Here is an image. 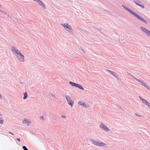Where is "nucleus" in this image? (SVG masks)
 Instances as JSON below:
<instances>
[{"instance_id":"23","label":"nucleus","mask_w":150,"mask_h":150,"mask_svg":"<svg viewBox=\"0 0 150 150\" xmlns=\"http://www.w3.org/2000/svg\"><path fill=\"white\" fill-rule=\"evenodd\" d=\"M146 87V88H147L148 89H149V86H148L146 84H145L144 86Z\"/></svg>"},{"instance_id":"16","label":"nucleus","mask_w":150,"mask_h":150,"mask_svg":"<svg viewBox=\"0 0 150 150\" xmlns=\"http://www.w3.org/2000/svg\"><path fill=\"white\" fill-rule=\"evenodd\" d=\"M91 142L92 143H93L95 145H96L97 142H98L96 141H95L94 140H92L91 141Z\"/></svg>"},{"instance_id":"15","label":"nucleus","mask_w":150,"mask_h":150,"mask_svg":"<svg viewBox=\"0 0 150 150\" xmlns=\"http://www.w3.org/2000/svg\"><path fill=\"white\" fill-rule=\"evenodd\" d=\"M104 130H105L108 132L109 129L105 126H104Z\"/></svg>"},{"instance_id":"1","label":"nucleus","mask_w":150,"mask_h":150,"mask_svg":"<svg viewBox=\"0 0 150 150\" xmlns=\"http://www.w3.org/2000/svg\"><path fill=\"white\" fill-rule=\"evenodd\" d=\"M69 83L72 86L78 88L82 90H83L84 89V88L79 84L76 83L72 81H69Z\"/></svg>"},{"instance_id":"21","label":"nucleus","mask_w":150,"mask_h":150,"mask_svg":"<svg viewBox=\"0 0 150 150\" xmlns=\"http://www.w3.org/2000/svg\"><path fill=\"white\" fill-rule=\"evenodd\" d=\"M23 148L24 150H28L25 146H23Z\"/></svg>"},{"instance_id":"28","label":"nucleus","mask_w":150,"mask_h":150,"mask_svg":"<svg viewBox=\"0 0 150 150\" xmlns=\"http://www.w3.org/2000/svg\"><path fill=\"white\" fill-rule=\"evenodd\" d=\"M16 140H17L18 141L20 142V139H19V138H17L16 139Z\"/></svg>"},{"instance_id":"31","label":"nucleus","mask_w":150,"mask_h":150,"mask_svg":"<svg viewBox=\"0 0 150 150\" xmlns=\"http://www.w3.org/2000/svg\"><path fill=\"white\" fill-rule=\"evenodd\" d=\"M139 98H140V99L141 100H142V99H143V98H142V97H141L140 96V97H139Z\"/></svg>"},{"instance_id":"13","label":"nucleus","mask_w":150,"mask_h":150,"mask_svg":"<svg viewBox=\"0 0 150 150\" xmlns=\"http://www.w3.org/2000/svg\"><path fill=\"white\" fill-rule=\"evenodd\" d=\"M110 72L111 74L112 75H113L114 76L117 77V75L115 74L112 71H111L110 70H108Z\"/></svg>"},{"instance_id":"35","label":"nucleus","mask_w":150,"mask_h":150,"mask_svg":"<svg viewBox=\"0 0 150 150\" xmlns=\"http://www.w3.org/2000/svg\"><path fill=\"white\" fill-rule=\"evenodd\" d=\"M4 14H6V13L5 12H4Z\"/></svg>"},{"instance_id":"17","label":"nucleus","mask_w":150,"mask_h":150,"mask_svg":"<svg viewBox=\"0 0 150 150\" xmlns=\"http://www.w3.org/2000/svg\"><path fill=\"white\" fill-rule=\"evenodd\" d=\"M138 81H139L141 83L142 85H143L144 86L146 84L143 81H140V80H138Z\"/></svg>"},{"instance_id":"34","label":"nucleus","mask_w":150,"mask_h":150,"mask_svg":"<svg viewBox=\"0 0 150 150\" xmlns=\"http://www.w3.org/2000/svg\"><path fill=\"white\" fill-rule=\"evenodd\" d=\"M20 83L21 84H22V83H22V82H20Z\"/></svg>"},{"instance_id":"22","label":"nucleus","mask_w":150,"mask_h":150,"mask_svg":"<svg viewBox=\"0 0 150 150\" xmlns=\"http://www.w3.org/2000/svg\"><path fill=\"white\" fill-rule=\"evenodd\" d=\"M100 127L102 129H103V124H101L100 125Z\"/></svg>"},{"instance_id":"5","label":"nucleus","mask_w":150,"mask_h":150,"mask_svg":"<svg viewBox=\"0 0 150 150\" xmlns=\"http://www.w3.org/2000/svg\"><path fill=\"white\" fill-rule=\"evenodd\" d=\"M18 58V59L21 62H23L24 60V56L21 54V52L19 54H18L16 56Z\"/></svg>"},{"instance_id":"33","label":"nucleus","mask_w":150,"mask_h":150,"mask_svg":"<svg viewBox=\"0 0 150 150\" xmlns=\"http://www.w3.org/2000/svg\"><path fill=\"white\" fill-rule=\"evenodd\" d=\"M81 50L83 52V49H81Z\"/></svg>"},{"instance_id":"32","label":"nucleus","mask_w":150,"mask_h":150,"mask_svg":"<svg viewBox=\"0 0 150 150\" xmlns=\"http://www.w3.org/2000/svg\"><path fill=\"white\" fill-rule=\"evenodd\" d=\"M51 94L52 95V96L53 97H55V96L53 94Z\"/></svg>"},{"instance_id":"4","label":"nucleus","mask_w":150,"mask_h":150,"mask_svg":"<svg viewBox=\"0 0 150 150\" xmlns=\"http://www.w3.org/2000/svg\"><path fill=\"white\" fill-rule=\"evenodd\" d=\"M11 50L14 55H18L20 53V52L18 50L13 47H12Z\"/></svg>"},{"instance_id":"14","label":"nucleus","mask_w":150,"mask_h":150,"mask_svg":"<svg viewBox=\"0 0 150 150\" xmlns=\"http://www.w3.org/2000/svg\"><path fill=\"white\" fill-rule=\"evenodd\" d=\"M128 10L132 14L134 15H135L136 14V13H134L133 11L131 10L130 9H128Z\"/></svg>"},{"instance_id":"19","label":"nucleus","mask_w":150,"mask_h":150,"mask_svg":"<svg viewBox=\"0 0 150 150\" xmlns=\"http://www.w3.org/2000/svg\"><path fill=\"white\" fill-rule=\"evenodd\" d=\"M136 4L137 5H139V6H141V5L140 4H141V2L140 1H138V2H135Z\"/></svg>"},{"instance_id":"24","label":"nucleus","mask_w":150,"mask_h":150,"mask_svg":"<svg viewBox=\"0 0 150 150\" xmlns=\"http://www.w3.org/2000/svg\"><path fill=\"white\" fill-rule=\"evenodd\" d=\"M40 118L42 120H44V118H43V117L42 116H41L40 117Z\"/></svg>"},{"instance_id":"27","label":"nucleus","mask_w":150,"mask_h":150,"mask_svg":"<svg viewBox=\"0 0 150 150\" xmlns=\"http://www.w3.org/2000/svg\"><path fill=\"white\" fill-rule=\"evenodd\" d=\"M8 133H9V134H12L13 135H14V134L13 133H12L11 132H8Z\"/></svg>"},{"instance_id":"29","label":"nucleus","mask_w":150,"mask_h":150,"mask_svg":"<svg viewBox=\"0 0 150 150\" xmlns=\"http://www.w3.org/2000/svg\"><path fill=\"white\" fill-rule=\"evenodd\" d=\"M141 6L142 8H144V6H142V5H141V6Z\"/></svg>"},{"instance_id":"6","label":"nucleus","mask_w":150,"mask_h":150,"mask_svg":"<svg viewBox=\"0 0 150 150\" xmlns=\"http://www.w3.org/2000/svg\"><path fill=\"white\" fill-rule=\"evenodd\" d=\"M30 122L26 120H24L22 121V123L23 124L25 125L26 124L28 126H29Z\"/></svg>"},{"instance_id":"9","label":"nucleus","mask_w":150,"mask_h":150,"mask_svg":"<svg viewBox=\"0 0 150 150\" xmlns=\"http://www.w3.org/2000/svg\"><path fill=\"white\" fill-rule=\"evenodd\" d=\"M78 104L82 106L83 107H86L85 104L83 102H82L81 101H79L78 102Z\"/></svg>"},{"instance_id":"36","label":"nucleus","mask_w":150,"mask_h":150,"mask_svg":"<svg viewBox=\"0 0 150 150\" xmlns=\"http://www.w3.org/2000/svg\"><path fill=\"white\" fill-rule=\"evenodd\" d=\"M1 5L0 4V7H1Z\"/></svg>"},{"instance_id":"2","label":"nucleus","mask_w":150,"mask_h":150,"mask_svg":"<svg viewBox=\"0 0 150 150\" xmlns=\"http://www.w3.org/2000/svg\"><path fill=\"white\" fill-rule=\"evenodd\" d=\"M65 97L66 98V99L67 102H68V104L72 107L74 104V102L71 100L70 96H67L66 95H65Z\"/></svg>"},{"instance_id":"3","label":"nucleus","mask_w":150,"mask_h":150,"mask_svg":"<svg viewBox=\"0 0 150 150\" xmlns=\"http://www.w3.org/2000/svg\"><path fill=\"white\" fill-rule=\"evenodd\" d=\"M62 25L64 28L67 31H69L71 29V27L67 23L62 24Z\"/></svg>"},{"instance_id":"12","label":"nucleus","mask_w":150,"mask_h":150,"mask_svg":"<svg viewBox=\"0 0 150 150\" xmlns=\"http://www.w3.org/2000/svg\"><path fill=\"white\" fill-rule=\"evenodd\" d=\"M28 97V94L27 93L25 92V93L24 94V97L23 98V99L24 100L25 99L27 98V97Z\"/></svg>"},{"instance_id":"10","label":"nucleus","mask_w":150,"mask_h":150,"mask_svg":"<svg viewBox=\"0 0 150 150\" xmlns=\"http://www.w3.org/2000/svg\"><path fill=\"white\" fill-rule=\"evenodd\" d=\"M33 1L38 3L40 6L43 3L40 0H33Z\"/></svg>"},{"instance_id":"8","label":"nucleus","mask_w":150,"mask_h":150,"mask_svg":"<svg viewBox=\"0 0 150 150\" xmlns=\"http://www.w3.org/2000/svg\"><path fill=\"white\" fill-rule=\"evenodd\" d=\"M142 101L143 102V103H145L146 105H148L149 108L150 109V104L149 102L146 100H145L144 99H142Z\"/></svg>"},{"instance_id":"20","label":"nucleus","mask_w":150,"mask_h":150,"mask_svg":"<svg viewBox=\"0 0 150 150\" xmlns=\"http://www.w3.org/2000/svg\"><path fill=\"white\" fill-rule=\"evenodd\" d=\"M0 123L1 124H2L3 123V120L1 119L0 117Z\"/></svg>"},{"instance_id":"11","label":"nucleus","mask_w":150,"mask_h":150,"mask_svg":"<svg viewBox=\"0 0 150 150\" xmlns=\"http://www.w3.org/2000/svg\"><path fill=\"white\" fill-rule=\"evenodd\" d=\"M96 145L98 146H103V143L98 142Z\"/></svg>"},{"instance_id":"7","label":"nucleus","mask_w":150,"mask_h":150,"mask_svg":"<svg viewBox=\"0 0 150 150\" xmlns=\"http://www.w3.org/2000/svg\"><path fill=\"white\" fill-rule=\"evenodd\" d=\"M134 16L136 17L137 18H138L139 19L143 21L144 23H147L146 22V21L142 18L141 17V16L138 15L136 13V14Z\"/></svg>"},{"instance_id":"26","label":"nucleus","mask_w":150,"mask_h":150,"mask_svg":"<svg viewBox=\"0 0 150 150\" xmlns=\"http://www.w3.org/2000/svg\"><path fill=\"white\" fill-rule=\"evenodd\" d=\"M83 32H84L85 33H86V34H87L88 32L85 30H83Z\"/></svg>"},{"instance_id":"30","label":"nucleus","mask_w":150,"mask_h":150,"mask_svg":"<svg viewBox=\"0 0 150 150\" xmlns=\"http://www.w3.org/2000/svg\"><path fill=\"white\" fill-rule=\"evenodd\" d=\"M2 98V96L1 94H0V98L1 99Z\"/></svg>"},{"instance_id":"18","label":"nucleus","mask_w":150,"mask_h":150,"mask_svg":"<svg viewBox=\"0 0 150 150\" xmlns=\"http://www.w3.org/2000/svg\"><path fill=\"white\" fill-rule=\"evenodd\" d=\"M41 6L42 8H44V9H45L46 8V6L43 3L41 5Z\"/></svg>"},{"instance_id":"25","label":"nucleus","mask_w":150,"mask_h":150,"mask_svg":"<svg viewBox=\"0 0 150 150\" xmlns=\"http://www.w3.org/2000/svg\"><path fill=\"white\" fill-rule=\"evenodd\" d=\"M61 117L64 118H66V116L64 115H61Z\"/></svg>"}]
</instances>
